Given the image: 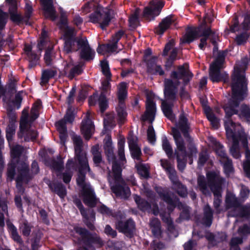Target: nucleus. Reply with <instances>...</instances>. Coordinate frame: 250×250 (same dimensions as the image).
Wrapping results in <instances>:
<instances>
[{
  "label": "nucleus",
  "mask_w": 250,
  "mask_h": 250,
  "mask_svg": "<svg viewBox=\"0 0 250 250\" xmlns=\"http://www.w3.org/2000/svg\"><path fill=\"white\" fill-rule=\"evenodd\" d=\"M234 70L232 76V97L228 104L224 107L226 112L225 127L228 139L232 142V146L229 149L231 155L235 159L241 157L240 143L246 149V160L243 164V168L247 176L250 178V150L248 146V135L239 124H235L229 119L232 115L238 113L236 108L239 106V102L247 94V83L245 70H241L238 66L234 67Z\"/></svg>",
  "instance_id": "f257e3e1"
},
{
  "label": "nucleus",
  "mask_w": 250,
  "mask_h": 250,
  "mask_svg": "<svg viewBox=\"0 0 250 250\" xmlns=\"http://www.w3.org/2000/svg\"><path fill=\"white\" fill-rule=\"evenodd\" d=\"M192 76L187 64L179 66L178 71H173L170 74V79H166L165 84V100L162 102V109L165 115L172 122L175 121V117L172 111L173 102L176 99L179 80L183 79L185 85Z\"/></svg>",
  "instance_id": "f03ea898"
},
{
  "label": "nucleus",
  "mask_w": 250,
  "mask_h": 250,
  "mask_svg": "<svg viewBox=\"0 0 250 250\" xmlns=\"http://www.w3.org/2000/svg\"><path fill=\"white\" fill-rule=\"evenodd\" d=\"M176 125V127L172 128V135L176 146L174 154L176 157L178 168L179 170L183 171L186 167L187 158L189 159V164H191L193 162L192 157L196 156L197 150L194 146H191L189 148V152L186 150L185 144L179 130L181 131L185 138L188 137L189 125L187 118L183 114L180 115L179 122Z\"/></svg>",
  "instance_id": "7ed1b4c3"
},
{
  "label": "nucleus",
  "mask_w": 250,
  "mask_h": 250,
  "mask_svg": "<svg viewBox=\"0 0 250 250\" xmlns=\"http://www.w3.org/2000/svg\"><path fill=\"white\" fill-rule=\"evenodd\" d=\"M104 148L109 162L112 163V170L108 176V181L112 192L116 196L122 198H127L130 195V190L128 187L125 184L121 177V167L115 161L113 149L111 138L107 136L105 138Z\"/></svg>",
  "instance_id": "20e7f679"
},
{
  "label": "nucleus",
  "mask_w": 250,
  "mask_h": 250,
  "mask_svg": "<svg viewBox=\"0 0 250 250\" xmlns=\"http://www.w3.org/2000/svg\"><path fill=\"white\" fill-rule=\"evenodd\" d=\"M208 182L203 176H199L197 179L198 185L202 193L207 194L209 193L208 187H209L214 196L213 202L214 208L216 212L220 213L223 210L220 208L222 202L221 187L225 182V179L221 177L218 173L215 172H208L207 174Z\"/></svg>",
  "instance_id": "39448f33"
},
{
  "label": "nucleus",
  "mask_w": 250,
  "mask_h": 250,
  "mask_svg": "<svg viewBox=\"0 0 250 250\" xmlns=\"http://www.w3.org/2000/svg\"><path fill=\"white\" fill-rule=\"evenodd\" d=\"M101 66L103 73L106 77L102 82V85L100 87L101 94L99 97L97 94H94L89 98V104L90 105H95L98 101L101 111L103 112L108 107V101L106 96L110 93V84L111 74L109 70V65L106 60L101 62Z\"/></svg>",
  "instance_id": "423d86ee"
},
{
  "label": "nucleus",
  "mask_w": 250,
  "mask_h": 250,
  "mask_svg": "<svg viewBox=\"0 0 250 250\" xmlns=\"http://www.w3.org/2000/svg\"><path fill=\"white\" fill-rule=\"evenodd\" d=\"M79 165L80 167L78 177L77 179V183L78 185L82 188L81 193L84 203L88 206L93 207L95 206L97 199L96 198L93 189L89 183H87L85 181V174L86 171L90 174V169L89 168V170H88L84 165L82 166L80 163Z\"/></svg>",
  "instance_id": "0eeeda50"
},
{
  "label": "nucleus",
  "mask_w": 250,
  "mask_h": 250,
  "mask_svg": "<svg viewBox=\"0 0 250 250\" xmlns=\"http://www.w3.org/2000/svg\"><path fill=\"white\" fill-rule=\"evenodd\" d=\"M161 198L168 205L167 209L169 212L173 210L177 206L180 210H182L180 217L181 219L188 220L189 217V208L186 205L179 202V199L173 194H169L164 192H161L162 189L157 188L156 189Z\"/></svg>",
  "instance_id": "6e6552de"
},
{
  "label": "nucleus",
  "mask_w": 250,
  "mask_h": 250,
  "mask_svg": "<svg viewBox=\"0 0 250 250\" xmlns=\"http://www.w3.org/2000/svg\"><path fill=\"white\" fill-rule=\"evenodd\" d=\"M226 53L219 52L215 61L210 65L209 78L213 82H219L223 81L225 83L229 80V76L225 72H221L220 69L223 68Z\"/></svg>",
  "instance_id": "1a4fd4ad"
},
{
  "label": "nucleus",
  "mask_w": 250,
  "mask_h": 250,
  "mask_svg": "<svg viewBox=\"0 0 250 250\" xmlns=\"http://www.w3.org/2000/svg\"><path fill=\"white\" fill-rule=\"evenodd\" d=\"M161 165L168 174L173 184V188L176 190L178 194L183 197L186 196L188 194L187 188L179 182L173 166L166 160H161Z\"/></svg>",
  "instance_id": "9d476101"
},
{
  "label": "nucleus",
  "mask_w": 250,
  "mask_h": 250,
  "mask_svg": "<svg viewBox=\"0 0 250 250\" xmlns=\"http://www.w3.org/2000/svg\"><path fill=\"white\" fill-rule=\"evenodd\" d=\"M208 18L207 16L205 17L204 23L200 26L198 28H191L188 30L186 34L184 37V42H185L190 43L192 42L195 39L199 36L202 37L200 40V43L199 45V48L203 50L204 47L207 45V41L208 39L210 40V35H204V33L210 28H204V25L206 23V19Z\"/></svg>",
  "instance_id": "9b49d317"
},
{
  "label": "nucleus",
  "mask_w": 250,
  "mask_h": 250,
  "mask_svg": "<svg viewBox=\"0 0 250 250\" xmlns=\"http://www.w3.org/2000/svg\"><path fill=\"white\" fill-rule=\"evenodd\" d=\"M226 209L232 208L234 212L229 211L228 216H240L249 218L250 217V207L244 208L241 206L236 197L232 193H228L226 198Z\"/></svg>",
  "instance_id": "f8f14e48"
},
{
  "label": "nucleus",
  "mask_w": 250,
  "mask_h": 250,
  "mask_svg": "<svg viewBox=\"0 0 250 250\" xmlns=\"http://www.w3.org/2000/svg\"><path fill=\"white\" fill-rule=\"evenodd\" d=\"M112 12V10L109 9L98 6L89 15V21L93 23H99L100 27L104 30L109 25Z\"/></svg>",
  "instance_id": "ddd939ff"
},
{
  "label": "nucleus",
  "mask_w": 250,
  "mask_h": 250,
  "mask_svg": "<svg viewBox=\"0 0 250 250\" xmlns=\"http://www.w3.org/2000/svg\"><path fill=\"white\" fill-rule=\"evenodd\" d=\"M30 123L28 120V110L24 109L22 112L18 136L20 138L24 137L25 141H34L38 135V132L34 129L32 127L28 128Z\"/></svg>",
  "instance_id": "4468645a"
},
{
  "label": "nucleus",
  "mask_w": 250,
  "mask_h": 250,
  "mask_svg": "<svg viewBox=\"0 0 250 250\" xmlns=\"http://www.w3.org/2000/svg\"><path fill=\"white\" fill-rule=\"evenodd\" d=\"M60 10L62 19L59 26L63 32L64 38V49L66 53H68L74 50L72 46L74 43L73 37L75 36V30L73 28L67 25L62 8H60Z\"/></svg>",
  "instance_id": "2eb2a0df"
},
{
  "label": "nucleus",
  "mask_w": 250,
  "mask_h": 250,
  "mask_svg": "<svg viewBox=\"0 0 250 250\" xmlns=\"http://www.w3.org/2000/svg\"><path fill=\"white\" fill-rule=\"evenodd\" d=\"M37 46L40 51H42L43 47L46 48L44 56V62L46 65H51L54 58L53 44L48 39L47 32L44 29L42 32L40 40Z\"/></svg>",
  "instance_id": "dca6fc26"
},
{
  "label": "nucleus",
  "mask_w": 250,
  "mask_h": 250,
  "mask_svg": "<svg viewBox=\"0 0 250 250\" xmlns=\"http://www.w3.org/2000/svg\"><path fill=\"white\" fill-rule=\"evenodd\" d=\"M165 5L162 0H153L149 2L148 5L146 7L143 12V16L147 20H153L158 16Z\"/></svg>",
  "instance_id": "f3484780"
},
{
  "label": "nucleus",
  "mask_w": 250,
  "mask_h": 250,
  "mask_svg": "<svg viewBox=\"0 0 250 250\" xmlns=\"http://www.w3.org/2000/svg\"><path fill=\"white\" fill-rule=\"evenodd\" d=\"M17 6H13L9 7V13L10 16L11 20L16 23H20L22 21L26 22L27 20L31 17L32 12L33 8L31 5L29 4L27 2L25 4V13L24 17L18 13L17 10Z\"/></svg>",
  "instance_id": "a211bd4d"
},
{
  "label": "nucleus",
  "mask_w": 250,
  "mask_h": 250,
  "mask_svg": "<svg viewBox=\"0 0 250 250\" xmlns=\"http://www.w3.org/2000/svg\"><path fill=\"white\" fill-rule=\"evenodd\" d=\"M31 179V176L28 173V167L26 163H24L21 164V167L19 166L16 181V187L19 193L22 194L24 191L22 184L23 183L27 184Z\"/></svg>",
  "instance_id": "6ab92c4d"
},
{
  "label": "nucleus",
  "mask_w": 250,
  "mask_h": 250,
  "mask_svg": "<svg viewBox=\"0 0 250 250\" xmlns=\"http://www.w3.org/2000/svg\"><path fill=\"white\" fill-rule=\"evenodd\" d=\"M72 139L74 145L76 157L79 163L82 165V166L84 165L86 166V168L89 170V167L88 164L86 154L82 151L83 141L81 137L80 136L73 134L72 135Z\"/></svg>",
  "instance_id": "aec40b11"
},
{
  "label": "nucleus",
  "mask_w": 250,
  "mask_h": 250,
  "mask_svg": "<svg viewBox=\"0 0 250 250\" xmlns=\"http://www.w3.org/2000/svg\"><path fill=\"white\" fill-rule=\"evenodd\" d=\"M76 42L79 49L81 50L80 56L82 59L85 61L93 60L95 55V51L90 47L86 38L78 39Z\"/></svg>",
  "instance_id": "412c9836"
},
{
  "label": "nucleus",
  "mask_w": 250,
  "mask_h": 250,
  "mask_svg": "<svg viewBox=\"0 0 250 250\" xmlns=\"http://www.w3.org/2000/svg\"><path fill=\"white\" fill-rule=\"evenodd\" d=\"M156 107L153 101V95L151 93H147L146 101V111L142 116L143 121H149L152 124L155 119Z\"/></svg>",
  "instance_id": "4be33fe9"
},
{
  "label": "nucleus",
  "mask_w": 250,
  "mask_h": 250,
  "mask_svg": "<svg viewBox=\"0 0 250 250\" xmlns=\"http://www.w3.org/2000/svg\"><path fill=\"white\" fill-rule=\"evenodd\" d=\"M240 237H233L230 242V250H240L238 245L243 242L242 236L250 233V223L245 224L242 227H239L237 231Z\"/></svg>",
  "instance_id": "5701e85b"
},
{
  "label": "nucleus",
  "mask_w": 250,
  "mask_h": 250,
  "mask_svg": "<svg viewBox=\"0 0 250 250\" xmlns=\"http://www.w3.org/2000/svg\"><path fill=\"white\" fill-rule=\"evenodd\" d=\"M94 129V125L90 119V114L87 113L82 123L81 132L85 139L88 140L91 137Z\"/></svg>",
  "instance_id": "b1692460"
},
{
  "label": "nucleus",
  "mask_w": 250,
  "mask_h": 250,
  "mask_svg": "<svg viewBox=\"0 0 250 250\" xmlns=\"http://www.w3.org/2000/svg\"><path fill=\"white\" fill-rule=\"evenodd\" d=\"M117 229L126 235L131 237L135 230V223L132 219H128L124 222L118 221L116 223Z\"/></svg>",
  "instance_id": "393cba45"
},
{
  "label": "nucleus",
  "mask_w": 250,
  "mask_h": 250,
  "mask_svg": "<svg viewBox=\"0 0 250 250\" xmlns=\"http://www.w3.org/2000/svg\"><path fill=\"white\" fill-rule=\"evenodd\" d=\"M44 16L46 18L55 21L57 18L56 11L53 6L52 0H41Z\"/></svg>",
  "instance_id": "a878e982"
},
{
  "label": "nucleus",
  "mask_w": 250,
  "mask_h": 250,
  "mask_svg": "<svg viewBox=\"0 0 250 250\" xmlns=\"http://www.w3.org/2000/svg\"><path fill=\"white\" fill-rule=\"evenodd\" d=\"M175 42L172 40L168 42L165 45V48L163 51V55L164 56L168 55L170 53L169 57L167 60L166 66H167L168 63L171 65L173 61L175 59L177 52L178 49L174 47Z\"/></svg>",
  "instance_id": "bb28decb"
},
{
  "label": "nucleus",
  "mask_w": 250,
  "mask_h": 250,
  "mask_svg": "<svg viewBox=\"0 0 250 250\" xmlns=\"http://www.w3.org/2000/svg\"><path fill=\"white\" fill-rule=\"evenodd\" d=\"M158 59L157 56L154 57L150 62L146 63L147 72L153 75H164L165 72L162 66L156 62Z\"/></svg>",
  "instance_id": "cd10ccee"
},
{
  "label": "nucleus",
  "mask_w": 250,
  "mask_h": 250,
  "mask_svg": "<svg viewBox=\"0 0 250 250\" xmlns=\"http://www.w3.org/2000/svg\"><path fill=\"white\" fill-rule=\"evenodd\" d=\"M122 30H119L112 37L111 42L106 44H104L103 48H105V52L112 53L115 52L117 48V43L124 35Z\"/></svg>",
  "instance_id": "c85d7f7f"
},
{
  "label": "nucleus",
  "mask_w": 250,
  "mask_h": 250,
  "mask_svg": "<svg viewBox=\"0 0 250 250\" xmlns=\"http://www.w3.org/2000/svg\"><path fill=\"white\" fill-rule=\"evenodd\" d=\"M174 19L172 15H169L164 18L159 23V26L155 28V32L157 34L162 35L168 29L171 24L174 22Z\"/></svg>",
  "instance_id": "c756f323"
},
{
  "label": "nucleus",
  "mask_w": 250,
  "mask_h": 250,
  "mask_svg": "<svg viewBox=\"0 0 250 250\" xmlns=\"http://www.w3.org/2000/svg\"><path fill=\"white\" fill-rule=\"evenodd\" d=\"M74 169V164L72 160H68L66 165L65 171L62 173V177L63 182L69 183L71 179L73 170Z\"/></svg>",
  "instance_id": "7c9ffc66"
},
{
  "label": "nucleus",
  "mask_w": 250,
  "mask_h": 250,
  "mask_svg": "<svg viewBox=\"0 0 250 250\" xmlns=\"http://www.w3.org/2000/svg\"><path fill=\"white\" fill-rule=\"evenodd\" d=\"M206 237L209 241V245L212 246L216 244V241L219 242L226 240L227 239V235L224 232H221L218 233L217 235H216L214 236L211 233L207 232L206 235Z\"/></svg>",
  "instance_id": "2f4dec72"
},
{
  "label": "nucleus",
  "mask_w": 250,
  "mask_h": 250,
  "mask_svg": "<svg viewBox=\"0 0 250 250\" xmlns=\"http://www.w3.org/2000/svg\"><path fill=\"white\" fill-rule=\"evenodd\" d=\"M56 126L60 133L61 143L64 145L67 137V129L63 120H60L56 123Z\"/></svg>",
  "instance_id": "473e14b6"
},
{
  "label": "nucleus",
  "mask_w": 250,
  "mask_h": 250,
  "mask_svg": "<svg viewBox=\"0 0 250 250\" xmlns=\"http://www.w3.org/2000/svg\"><path fill=\"white\" fill-rule=\"evenodd\" d=\"M150 227L153 235L156 238L161 236L162 230L161 229V223L157 218H154L150 221Z\"/></svg>",
  "instance_id": "72a5a7b5"
},
{
  "label": "nucleus",
  "mask_w": 250,
  "mask_h": 250,
  "mask_svg": "<svg viewBox=\"0 0 250 250\" xmlns=\"http://www.w3.org/2000/svg\"><path fill=\"white\" fill-rule=\"evenodd\" d=\"M48 186L52 191L56 192L61 198H63L66 194L65 187L61 183H51L48 181Z\"/></svg>",
  "instance_id": "f704fd0d"
},
{
  "label": "nucleus",
  "mask_w": 250,
  "mask_h": 250,
  "mask_svg": "<svg viewBox=\"0 0 250 250\" xmlns=\"http://www.w3.org/2000/svg\"><path fill=\"white\" fill-rule=\"evenodd\" d=\"M212 210L208 205H207L204 208L203 224L207 227H210L212 224Z\"/></svg>",
  "instance_id": "c9c22d12"
},
{
  "label": "nucleus",
  "mask_w": 250,
  "mask_h": 250,
  "mask_svg": "<svg viewBox=\"0 0 250 250\" xmlns=\"http://www.w3.org/2000/svg\"><path fill=\"white\" fill-rule=\"evenodd\" d=\"M42 102L40 100L37 101L33 105L29 117L28 116L29 123H31L37 119L39 115V110L41 108Z\"/></svg>",
  "instance_id": "e433bc0d"
},
{
  "label": "nucleus",
  "mask_w": 250,
  "mask_h": 250,
  "mask_svg": "<svg viewBox=\"0 0 250 250\" xmlns=\"http://www.w3.org/2000/svg\"><path fill=\"white\" fill-rule=\"evenodd\" d=\"M160 216L163 221L167 224V230L169 232L168 234L170 237H172V235L171 233L175 230V229L173 222L170 217L169 213H167L166 212H161Z\"/></svg>",
  "instance_id": "4c0bfd02"
},
{
  "label": "nucleus",
  "mask_w": 250,
  "mask_h": 250,
  "mask_svg": "<svg viewBox=\"0 0 250 250\" xmlns=\"http://www.w3.org/2000/svg\"><path fill=\"white\" fill-rule=\"evenodd\" d=\"M140 11L139 8H136L129 18V26L131 29L136 28L139 25V16Z\"/></svg>",
  "instance_id": "58836bf2"
},
{
  "label": "nucleus",
  "mask_w": 250,
  "mask_h": 250,
  "mask_svg": "<svg viewBox=\"0 0 250 250\" xmlns=\"http://www.w3.org/2000/svg\"><path fill=\"white\" fill-rule=\"evenodd\" d=\"M74 203H75V205L77 206V207L80 209L81 214L82 215L83 217L84 218V219H85L84 222L86 224V226L90 229H93L94 228V227L91 222H88V217L86 214V210H85L84 208H83L81 201L79 199H76L74 200Z\"/></svg>",
  "instance_id": "ea45409f"
},
{
  "label": "nucleus",
  "mask_w": 250,
  "mask_h": 250,
  "mask_svg": "<svg viewBox=\"0 0 250 250\" xmlns=\"http://www.w3.org/2000/svg\"><path fill=\"white\" fill-rule=\"evenodd\" d=\"M133 197L138 208L140 210L144 211L149 210L150 205L148 202L142 199L140 196L136 194L133 195Z\"/></svg>",
  "instance_id": "a19ab883"
},
{
  "label": "nucleus",
  "mask_w": 250,
  "mask_h": 250,
  "mask_svg": "<svg viewBox=\"0 0 250 250\" xmlns=\"http://www.w3.org/2000/svg\"><path fill=\"white\" fill-rule=\"evenodd\" d=\"M24 50L30 62L31 66L36 65L39 59V56L31 51V47L30 45H26Z\"/></svg>",
  "instance_id": "79ce46f5"
},
{
  "label": "nucleus",
  "mask_w": 250,
  "mask_h": 250,
  "mask_svg": "<svg viewBox=\"0 0 250 250\" xmlns=\"http://www.w3.org/2000/svg\"><path fill=\"white\" fill-rule=\"evenodd\" d=\"M7 226L13 239L20 245H22L23 241L21 236L19 235L16 227L13 224L10 223L7 224Z\"/></svg>",
  "instance_id": "37998d69"
},
{
  "label": "nucleus",
  "mask_w": 250,
  "mask_h": 250,
  "mask_svg": "<svg viewBox=\"0 0 250 250\" xmlns=\"http://www.w3.org/2000/svg\"><path fill=\"white\" fill-rule=\"evenodd\" d=\"M16 125L14 124H9L6 129V137L9 146L13 143V137L15 134Z\"/></svg>",
  "instance_id": "c03bdc74"
},
{
  "label": "nucleus",
  "mask_w": 250,
  "mask_h": 250,
  "mask_svg": "<svg viewBox=\"0 0 250 250\" xmlns=\"http://www.w3.org/2000/svg\"><path fill=\"white\" fill-rule=\"evenodd\" d=\"M71 65V64L70 63L67 64V66L65 67L64 70L65 73L67 75L68 77L70 79H72L75 75H79L81 73L82 68L79 65H77L71 68L70 71L68 72V67Z\"/></svg>",
  "instance_id": "a18cd8bd"
},
{
  "label": "nucleus",
  "mask_w": 250,
  "mask_h": 250,
  "mask_svg": "<svg viewBox=\"0 0 250 250\" xmlns=\"http://www.w3.org/2000/svg\"><path fill=\"white\" fill-rule=\"evenodd\" d=\"M205 112L207 118L210 122L212 126L215 129L218 128L219 125V120L210 111L209 108L206 109Z\"/></svg>",
  "instance_id": "49530a36"
},
{
  "label": "nucleus",
  "mask_w": 250,
  "mask_h": 250,
  "mask_svg": "<svg viewBox=\"0 0 250 250\" xmlns=\"http://www.w3.org/2000/svg\"><path fill=\"white\" fill-rule=\"evenodd\" d=\"M136 167L139 174L143 177L147 178L149 177V166L148 164H138Z\"/></svg>",
  "instance_id": "de8ad7c7"
},
{
  "label": "nucleus",
  "mask_w": 250,
  "mask_h": 250,
  "mask_svg": "<svg viewBox=\"0 0 250 250\" xmlns=\"http://www.w3.org/2000/svg\"><path fill=\"white\" fill-rule=\"evenodd\" d=\"M57 74V71L53 69H47L42 71V83H47L49 80L53 78Z\"/></svg>",
  "instance_id": "09e8293b"
},
{
  "label": "nucleus",
  "mask_w": 250,
  "mask_h": 250,
  "mask_svg": "<svg viewBox=\"0 0 250 250\" xmlns=\"http://www.w3.org/2000/svg\"><path fill=\"white\" fill-rule=\"evenodd\" d=\"M217 155L219 157L220 163H224L226 160L229 159L227 154L225 152L224 146L221 144H218V146L215 147Z\"/></svg>",
  "instance_id": "8fccbe9b"
},
{
  "label": "nucleus",
  "mask_w": 250,
  "mask_h": 250,
  "mask_svg": "<svg viewBox=\"0 0 250 250\" xmlns=\"http://www.w3.org/2000/svg\"><path fill=\"white\" fill-rule=\"evenodd\" d=\"M162 147L167 156L171 157L173 153L172 148L166 136L162 137Z\"/></svg>",
  "instance_id": "3c124183"
},
{
  "label": "nucleus",
  "mask_w": 250,
  "mask_h": 250,
  "mask_svg": "<svg viewBox=\"0 0 250 250\" xmlns=\"http://www.w3.org/2000/svg\"><path fill=\"white\" fill-rule=\"evenodd\" d=\"M204 35H210V42L214 45L213 55H215L216 51L218 50V47L216 45V40L218 39V35L215 32H213L211 29H208L204 33Z\"/></svg>",
  "instance_id": "603ef678"
},
{
  "label": "nucleus",
  "mask_w": 250,
  "mask_h": 250,
  "mask_svg": "<svg viewBox=\"0 0 250 250\" xmlns=\"http://www.w3.org/2000/svg\"><path fill=\"white\" fill-rule=\"evenodd\" d=\"M11 155L13 159L18 158L23 150V147L20 145L13 146L12 143L10 146Z\"/></svg>",
  "instance_id": "864d4df0"
},
{
  "label": "nucleus",
  "mask_w": 250,
  "mask_h": 250,
  "mask_svg": "<svg viewBox=\"0 0 250 250\" xmlns=\"http://www.w3.org/2000/svg\"><path fill=\"white\" fill-rule=\"evenodd\" d=\"M126 83H121L118 87V96L120 102L124 100L127 94L126 92Z\"/></svg>",
  "instance_id": "5fc2aeb1"
},
{
  "label": "nucleus",
  "mask_w": 250,
  "mask_h": 250,
  "mask_svg": "<svg viewBox=\"0 0 250 250\" xmlns=\"http://www.w3.org/2000/svg\"><path fill=\"white\" fill-rule=\"evenodd\" d=\"M51 167L57 173V176H59V173L63 167V162L61 158H58L57 160L53 161L51 165Z\"/></svg>",
  "instance_id": "6e6d98bb"
},
{
  "label": "nucleus",
  "mask_w": 250,
  "mask_h": 250,
  "mask_svg": "<svg viewBox=\"0 0 250 250\" xmlns=\"http://www.w3.org/2000/svg\"><path fill=\"white\" fill-rule=\"evenodd\" d=\"M24 163H26V164L27 166L28 173L31 176V178L33 177V175L38 173V172L39 171V167L37 162L36 161H34L32 164L31 173L29 172L28 164L26 163L25 162H23L21 163H20L19 162L18 163V170H19V166L21 167V165L23 164Z\"/></svg>",
  "instance_id": "4d7b16f0"
},
{
  "label": "nucleus",
  "mask_w": 250,
  "mask_h": 250,
  "mask_svg": "<svg viewBox=\"0 0 250 250\" xmlns=\"http://www.w3.org/2000/svg\"><path fill=\"white\" fill-rule=\"evenodd\" d=\"M221 163L223 165L224 172L226 175L229 176L233 173V168L231 160L228 159L225 162Z\"/></svg>",
  "instance_id": "13d9d810"
},
{
  "label": "nucleus",
  "mask_w": 250,
  "mask_h": 250,
  "mask_svg": "<svg viewBox=\"0 0 250 250\" xmlns=\"http://www.w3.org/2000/svg\"><path fill=\"white\" fill-rule=\"evenodd\" d=\"M31 227L26 221H24L20 226V229L23 235L28 236L31 232Z\"/></svg>",
  "instance_id": "bf43d9fd"
},
{
  "label": "nucleus",
  "mask_w": 250,
  "mask_h": 250,
  "mask_svg": "<svg viewBox=\"0 0 250 250\" xmlns=\"http://www.w3.org/2000/svg\"><path fill=\"white\" fill-rule=\"evenodd\" d=\"M74 119V114L73 112V110L71 106H69L65 115L63 119L62 120H63L64 122V124H66V123H72Z\"/></svg>",
  "instance_id": "052dcab7"
},
{
  "label": "nucleus",
  "mask_w": 250,
  "mask_h": 250,
  "mask_svg": "<svg viewBox=\"0 0 250 250\" xmlns=\"http://www.w3.org/2000/svg\"><path fill=\"white\" fill-rule=\"evenodd\" d=\"M118 156L122 164H124L125 162V158L124 152V142H119L118 143Z\"/></svg>",
  "instance_id": "680f3d73"
},
{
  "label": "nucleus",
  "mask_w": 250,
  "mask_h": 250,
  "mask_svg": "<svg viewBox=\"0 0 250 250\" xmlns=\"http://www.w3.org/2000/svg\"><path fill=\"white\" fill-rule=\"evenodd\" d=\"M16 165L14 163H12L8 165L7 176V180L12 181L13 180L15 174Z\"/></svg>",
  "instance_id": "e2e57ef3"
},
{
  "label": "nucleus",
  "mask_w": 250,
  "mask_h": 250,
  "mask_svg": "<svg viewBox=\"0 0 250 250\" xmlns=\"http://www.w3.org/2000/svg\"><path fill=\"white\" fill-rule=\"evenodd\" d=\"M147 134L148 141L153 144L155 142L156 138L155 131L152 125H151L148 127Z\"/></svg>",
  "instance_id": "0e129e2a"
},
{
  "label": "nucleus",
  "mask_w": 250,
  "mask_h": 250,
  "mask_svg": "<svg viewBox=\"0 0 250 250\" xmlns=\"http://www.w3.org/2000/svg\"><path fill=\"white\" fill-rule=\"evenodd\" d=\"M249 34L247 32H244L236 37L235 41L238 45H242L246 42L248 38Z\"/></svg>",
  "instance_id": "69168bd1"
},
{
  "label": "nucleus",
  "mask_w": 250,
  "mask_h": 250,
  "mask_svg": "<svg viewBox=\"0 0 250 250\" xmlns=\"http://www.w3.org/2000/svg\"><path fill=\"white\" fill-rule=\"evenodd\" d=\"M116 110L120 121H124L126 116V113L124 107L123 106H120L117 108Z\"/></svg>",
  "instance_id": "338daca9"
},
{
  "label": "nucleus",
  "mask_w": 250,
  "mask_h": 250,
  "mask_svg": "<svg viewBox=\"0 0 250 250\" xmlns=\"http://www.w3.org/2000/svg\"><path fill=\"white\" fill-rule=\"evenodd\" d=\"M241 112L247 121L250 122V107L246 105H242Z\"/></svg>",
  "instance_id": "774afa93"
}]
</instances>
